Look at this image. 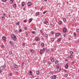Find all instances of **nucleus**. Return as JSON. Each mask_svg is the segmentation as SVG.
I'll return each instance as SVG.
<instances>
[{
	"mask_svg": "<svg viewBox=\"0 0 79 79\" xmlns=\"http://www.w3.org/2000/svg\"><path fill=\"white\" fill-rule=\"evenodd\" d=\"M12 38L14 41L16 40V36L15 35L12 34L11 35Z\"/></svg>",
	"mask_w": 79,
	"mask_h": 79,
	"instance_id": "f257e3e1",
	"label": "nucleus"
},
{
	"mask_svg": "<svg viewBox=\"0 0 79 79\" xmlns=\"http://www.w3.org/2000/svg\"><path fill=\"white\" fill-rule=\"evenodd\" d=\"M45 52V48H43L40 50V54H43V52Z\"/></svg>",
	"mask_w": 79,
	"mask_h": 79,
	"instance_id": "f03ea898",
	"label": "nucleus"
},
{
	"mask_svg": "<svg viewBox=\"0 0 79 79\" xmlns=\"http://www.w3.org/2000/svg\"><path fill=\"white\" fill-rule=\"evenodd\" d=\"M5 67H6V65L5 64H4L3 65L1 66L0 67V70H3V68H5Z\"/></svg>",
	"mask_w": 79,
	"mask_h": 79,
	"instance_id": "7ed1b4c3",
	"label": "nucleus"
},
{
	"mask_svg": "<svg viewBox=\"0 0 79 79\" xmlns=\"http://www.w3.org/2000/svg\"><path fill=\"white\" fill-rule=\"evenodd\" d=\"M27 5L28 6H31L32 5V3L31 2H28Z\"/></svg>",
	"mask_w": 79,
	"mask_h": 79,
	"instance_id": "20e7f679",
	"label": "nucleus"
},
{
	"mask_svg": "<svg viewBox=\"0 0 79 79\" xmlns=\"http://www.w3.org/2000/svg\"><path fill=\"white\" fill-rule=\"evenodd\" d=\"M61 35V33H57L56 34V37H57V36H59V35Z\"/></svg>",
	"mask_w": 79,
	"mask_h": 79,
	"instance_id": "39448f33",
	"label": "nucleus"
},
{
	"mask_svg": "<svg viewBox=\"0 0 79 79\" xmlns=\"http://www.w3.org/2000/svg\"><path fill=\"white\" fill-rule=\"evenodd\" d=\"M63 32H66V31H67V30H66V28L64 27L63 28Z\"/></svg>",
	"mask_w": 79,
	"mask_h": 79,
	"instance_id": "423d86ee",
	"label": "nucleus"
},
{
	"mask_svg": "<svg viewBox=\"0 0 79 79\" xmlns=\"http://www.w3.org/2000/svg\"><path fill=\"white\" fill-rule=\"evenodd\" d=\"M35 40H36V41L39 40V37H38L37 36H36L35 37Z\"/></svg>",
	"mask_w": 79,
	"mask_h": 79,
	"instance_id": "0eeeda50",
	"label": "nucleus"
},
{
	"mask_svg": "<svg viewBox=\"0 0 79 79\" xmlns=\"http://www.w3.org/2000/svg\"><path fill=\"white\" fill-rule=\"evenodd\" d=\"M56 78V76L55 75H54L52 77V79H55Z\"/></svg>",
	"mask_w": 79,
	"mask_h": 79,
	"instance_id": "6e6552de",
	"label": "nucleus"
},
{
	"mask_svg": "<svg viewBox=\"0 0 79 79\" xmlns=\"http://www.w3.org/2000/svg\"><path fill=\"white\" fill-rule=\"evenodd\" d=\"M2 39L3 40H5H5H6V37H5V36L2 37Z\"/></svg>",
	"mask_w": 79,
	"mask_h": 79,
	"instance_id": "1a4fd4ad",
	"label": "nucleus"
},
{
	"mask_svg": "<svg viewBox=\"0 0 79 79\" xmlns=\"http://www.w3.org/2000/svg\"><path fill=\"white\" fill-rule=\"evenodd\" d=\"M61 67H60V68L58 69L57 70L58 71V72H60V71H61Z\"/></svg>",
	"mask_w": 79,
	"mask_h": 79,
	"instance_id": "9d476101",
	"label": "nucleus"
},
{
	"mask_svg": "<svg viewBox=\"0 0 79 79\" xmlns=\"http://www.w3.org/2000/svg\"><path fill=\"white\" fill-rule=\"evenodd\" d=\"M51 60L52 62H54V61H55V60L54 59L52 58H51Z\"/></svg>",
	"mask_w": 79,
	"mask_h": 79,
	"instance_id": "9b49d317",
	"label": "nucleus"
},
{
	"mask_svg": "<svg viewBox=\"0 0 79 79\" xmlns=\"http://www.w3.org/2000/svg\"><path fill=\"white\" fill-rule=\"evenodd\" d=\"M29 23H31L32 22V18H31V19H29Z\"/></svg>",
	"mask_w": 79,
	"mask_h": 79,
	"instance_id": "f8f14e48",
	"label": "nucleus"
},
{
	"mask_svg": "<svg viewBox=\"0 0 79 79\" xmlns=\"http://www.w3.org/2000/svg\"><path fill=\"white\" fill-rule=\"evenodd\" d=\"M14 2V0H11L10 1V4H11V3H13V2Z\"/></svg>",
	"mask_w": 79,
	"mask_h": 79,
	"instance_id": "ddd939ff",
	"label": "nucleus"
},
{
	"mask_svg": "<svg viewBox=\"0 0 79 79\" xmlns=\"http://www.w3.org/2000/svg\"><path fill=\"white\" fill-rule=\"evenodd\" d=\"M29 74L30 75H32V71H30L29 73Z\"/></svg>",
	"mask_w": 79,
	"mask_h": 79,
	"instance_id": "4468645a",
	"label": "nucleus"
},
{
	"mask_svg": "<svg viewBox=\"0 0 79 79\" xmlns=\"http://www.w3.org/2000/svg\"><path fill=\"white\" fill-rule=\"evenodd\" d=\"M22 6H24V2H22Z\"/></svg>",
	"mask_w": 79,
	"mask_h": 79,
	"instance_id": "2eb2a0df",
	"label": "nucleus"
},
{
	"mask_svg": "<svg viewBox=\"0 0 79 79\" xmlns=\"http://www.w3.org/2000/svg\"><path fill=\"white\" fill-rule=\"evenodd\" d=\"M39 73H40L39 71L37 70L36 72V74H37V75H38V74H39Z\"/></svg>",
	"mask_w": 79,
	"mask_h": 79,
	"instance_id": "dca6fc26",
	"label": "nucleus"
},
{
	"mask_svg": "<svg viewBox=\"0 0 79 79\" xmlns=\"http://www.w3.org/2000/svg\"><path fill=\"white\" fill-rule=\"evenodd\" d=\"M61 40V38H60L58 40H57V42H58L60 41Z\"/></svg>",
	"mask_w": 79,
	"mask_h": 79,
	"instance_id": "f3484780",
	"label": "nucleus"
},
{
	"mask_svg": "<svg viewBox=\"0 0 79 79\" xmlns=\"http://www.w3.org/2000/svg\"><path fill=\"white\" fill-rule=\"evenodd\" d=\"M14 67H15V68H18V66L16 64H14Z\"/></svg>",
	"mask_w": 79,
	"mask_h": 79,
	"instance_id": "a211bd4d",
	"label": "nucleus"
},
{
	"mask_svg": "<svg viewBox=\"0 0 79 79\" xmlns=\"http://www.w3.org/2000/svg\"><path fill=\"white\" fill-rule=\"evenodd\" d=\"M45 24H47V25H48V22L47 21V22H44Z\"/></svg>",
	"mask_w": 79,
	"mask_h": 79,
	"instance_id": "6ab92c4d",
	"label": "nucleus"
},
{
	"mask_svg": "<svg viewBox=\"0 0 79 79\" xmlns=\"http://www.w3.org/2000/svg\"><path fill=\"white\" fill-rule=\"evenodd\" d=\"M62 23V22H61V21H59L58 22V23L59 24H61Z\"/></svg>",
	"mask_w": 79,
	"mask_h": 79,
	"instance_id": "aec40b11",
	"label": "nucleus"
},
{
	"mask_svg": "<svg viewBox=\"0 0 79 79\" xmlns=\"http://www.w3.org/2000/svg\"><path fill=\"white\" fill-rule=\"evenodd\" d=\"M10 43L11 45H13V43H12L11 41H10Z\"/></svg>",
	"mask_w": 79,
	"mask_h": 79,
	"instance_id": "412c9836",
	"label": "nucleus"
},
{
	"mask_svg": "<svg viewBox=\"0 0 79 79\" xmlns=\"http://www.w3.org/2000/svg\"><path fill=\"white\" fill-rule=\"evenodd\" d=\"M56 68H58H58H60V67H59V64H58L57 65Z\"/></svg>",
	"mask_w": 79,
	"mask_h": 79,
	"instance_id": "4be33fe9",
	"label": "nucleus"
},
{
	"mask_svg": "<svg viewBox=\"0 0 79 79\" xmlns=\"http://www.w3.org/2000/svg\"><path fill=\"white\" fill-rule=\"evenodd\" d=\"M65 68L66 69H67L68 68V65L66 64L65 65Z\"/></svg>",
	"mask_w": 79,
	"mask_h": 79,
	"instance_id": "5701e85b",
	"label": "nucleus"
},
{
	"mask_svg": "<svg viewBox=\"0 0 79 79\" xmlns=\"http://www.w3.org/2000/svg\"><path fill=\"white\" fill-rule=\"evenodd\" d=\"M13 7L14 8H16V4H15L14 5Z\"/></svg>",
	"mask_w": 79,
	"mask_h": 79,
	"instance_id": "b1692460",
	"label": "nucleus"
},
{
	"mask_svg": "<svg viewBox=\"0 0 79 79\" xmlns=\"http://www.w3.org/2000/svg\"><path fill=\"white\" fill-rule=\"evenodd\" d=\"M2 1L3 2H6L7 1V0H2Z\"/></svg>",
	"mask_w": 79,
	"mask_h": 79,
	"instance_id": "393cba45",
	"label": "nucleus"
},
{
	"mask_svg": "<svg viewBox=\"0 0 79 79\" xmlns=\"http://www.w3.org/2000/svg\"><path fill=\"white\" fill-rule=\"evenodd\" d=\"M68 74H65V77H68Z\"/></svg>",
	"mask_w": 79,
	"mask_h": 79,
	"instance_id": "a878e982",
	"label": "nucleus"
},
{
	"mask_svg": "<svg viewBox=\"0 0 79 79\" xmlns=\"http://www.w3.org/2000/svg\"><path fill=\"white\" fill-rule=\"evenodd\" d=\"M70 57L71 58H73V55L71 54L70 55Z\"/></svg>",
	"mask_w": 79,
	"mask_h": 79,
	"instance_id": "bb28decb",
	"label": "nucleus"
},
{
	"mask_svg": "<svg viewBox=\"0 0 79 79\" xmlns=\"http://www.w3.org/2000/svg\"><path fill=\"white\" fill-rule=\"evenodd\" d=\"M41 45L42 47H44V44L43 43H42L41 44Z\"/></svg>",
	"mask_w": 79,
	"mask_h": 79,
	"instance_id": "cd10ccee",
	"label": "nucleus"
},
{
	"mask_svg": "<svg viewBox=\"0 0 79 79\" xmlns=\"http://www.w3.org/2000/svg\"><path fill=\"white\" fill-rule=\"evenodd\" d=\"M63 20H64V22H66V19L65 18H64Z\"/></svg>",
	"mask_w": 79,
	"mask_h": 79,
	"instance_id": "c85d7f7f",
	"label": "nucleus"
},
{
	"mask_svg": "<svg viewBox=\"0 0 79 79\" xmlns=\"http://www.w3.org/2000/svg\"><path fill=\"white\" fill-rule=\"evenodd\" d=\"M58 60H56L55 62V64H57V63H58Z\"/></svg>",
	"mask_w": 79,
	"mask_h": 79,
	"instance_id": "c756f323",
	"label": "nucleus"
},
{
	"mask_svg": "<svg viewBox=\"0 0 79 79\" xmlns=\"http://www.w3.org/2000/svg\"><path fill=\"white\" fill-rule=\"evenodd\" d=\"M39 12H36V16H39Z\"/></svg>",
	"mask_w": 79,
	"mask_h": 79,
	"instance_id": "7c9ffc66",
	"label": "nucleus"
},
{
	"mask_svg": "<svg viewBox=\"0 0 79 79\" xmlns=\"http://www.w3.org/2000/svg\"><path fill=\"white\" fill-rule=\"evenodd\" d=\"M2 20H4V19H5V17H4V16H3L2 17Z\"/></svg>",
	"mask_w": 79,
	"mask_h": 79,
	"instance_id": "2f4dec72",
	"label": "nucleus"
},
{
	"mask_svg": "<svg viewBox=\"0 0 79 79\" xmlns=\"http://www.w3.org/2000/svg\"><path fill=\"white\" fill-rule=\"evenodd\" d=\"M9 53L10 55H11L12 54V52L11 51H10Z\"/></svg>",
	"mask_w": 79,
	"mask_h": 79,
	"instance_id": "473e14b6",
	"label": "nucleus"
},
{
	"mask_svg": "<svg viewBox=\"0 0 79 79\" xmlns=\"http://www.w3.org/2000/svg\"><path fill=\"white\" fill-rule=\"evenodd\" d=\"M32 53H34V50H31Z\"/></svg>",
	"mask_w": 79,
	"mask_h": 79,
	"instance_id": "72a5a7b5",
	"label": "nucleus"
},
{
	"mask_svg": "<svg viewBox=\"0 0 79 79\" xmlns=\"http://www.w3.org/2000/svg\"><path fill=\"white\" fill-rule=\"evenodd\" d=\"M50 73L51 74H53V71H51Z\"/></svg>",
	"mask_w": 79,
	"mask_h": 79,
	"instance_id": "f704fd0d",
	"label": "nucleus"
},
{
	"mask_svg": "<svg viewBox=\"0 0 79 79\" xmlns=\"http://www.w3.org/2000/svg\"><path fill=\"white\" fill-rule=\"evenodd\" d=\"M15 32H16V33H18V31L17 30H15Z\"/></svg>",
	"mask_w": 79,
	"mask_h": 79,
	"instance_id": "c9c22d12",
	"label": "nucleus"
},
{
	"mask_svg": "<svg viewBox=\"0 0 79 79\" xmlns=\"http://www.w3.org/2000/svg\"><path fill=\"white\" fill-rule=\"evenodd\" d=\"M24 62H23L22 63V66H24Z\"/></svg>",
	"mask_w": 79,
	"mask_h": 79,
	"instance_id": "e433bc0d",
	"label": "nucleus"
},
{
	"mask_svg": "<svg viewBox=\"0 0 79 79\" xmlns=\"http://www.w3.org/2000/svg\"><path fill=\"white\" fill-rule=\"evenodd\" d=\"M70 54L71 55H72V54H73V52L70 51Z\"/></svg>",
	"mask_w": 79,
	"mask_h": 79,
	"instance_id": "4c0bfd02",
	"label": "nucleus"
},
{
	"mask_svg": "<svg viewBox=\"0 0 79 79\" xmlns=\"http://www.w3.org/2000/svg\"><path fill=\"white\" fill-rule=\"evenodd\" d=\"M32 34H35V33L34 31H33L32 32Z\"/></svg>",
	"mask_w": 79,
	"mask_h": 79,
	"instance_id": "58836bf2",
	"label": "nucleus"
},
{
	"mask_svg": "<svg viewBox=\"0 0 79 79\" xmlns=\"http://www.w3.org/2000/svg\"><path fill=\"white\" fill-rule=\"evenodd\" d=\"M73 35H75V36L76 37V33H74L73 34Z\"/></svg>",
	"mask_w": 79,
	"mask_h": 79,
	"instance_id": "ea45409f",
	"label": "nucleus"
},
{
	"mask_svg": "<svg viewBox=\"0 0 79 79\" xmlns=\"http://www.w3.org/2000/svg\"><path fill=\"white\" fill-rule=\"evenodd\" d=\"M46 13H47V11H45V12H43V14L44 15V14H45Z\"/></svg>",
	"mask_w": 79,
	"mask_h": 79,
	"instance_id": "a19ab883",
	"label": "nucleus"
},
{
	"mask_svg": "<svg viewBox=\"0 0 79 79\" xmlns=\"http://www.w3.org/2000/svg\"><path fill=\"white\" fill-rule=\"evenodd\" d=\"M77 31L78 32H79V29H77Z\"/></svg>",
	"mask_w": 79,
	"mask_h": 79,
	"instance_id": "79ce46f5",
	"label": "nucleus"
},
{
	"mask_svg": "<svg viewBox=\"0 0 79 79\" xmlns=\"http://www.w3.org/2000/svg\"><path fill=\"white\" fill-rule=\"evenodd\" d=\"M48 64H49V65H50V64H51V63H50V62H48Z\"/></svg>",
	"mask_w": 79,
	"mask_h": 79,
	"instance_id": "37998d69",
	"label": "nucleus"
},
{
	"mask_svg": "<svg viewBox=\"0 0 79 79\" xmlns=\"http://www.w3.org/2000/svg\"><path fill=\"white\" fill-rule=\"evenodd\" d=\"M45 37H48V35H47V34H46L45 35Z\"/></svg>",
	"mask_w": 79,
	"mask_h": 79,
	"instance_id": "c03bdc74",
	"label": "nucleus"
},
{
	"mask_svg": "<svg viewBox=\"0 0 79 79\" xmlns=\"http://www.w3.org/2000/svg\"><path fill=\"white\" fill-rule=\"evenodd\" d=\"M74 64V62H72V64H71L72 65H73V64Z\"/></svg>",
	"mask_w": 79,
	"mask_h": 79,
	"instance_id": "a18cd8bd",
	"label": "nucleus"
},
{
	"mask_svg": "<svg viewBox=\"0 0 79 79\" xmlns=\"http://www.w3.org/2000/svg\"><path fill=\"white\" fill-rule=\"evenodd\" d=\"M16 24L17 25H19V22L17 23Z\"/></svg>",
	"mask_w": 79,
	"mask_h": 79,
	"instance_id": "49530a36",
	"label": "nucleus"
},
{
	"mask_svg": "<svg viewBox=\"0 0 79 79\" xmlns=\"http://www.w3.org/2000/svg\"><path fill=\"white\" fill-rule=\"evenodd\" d=\"M19 32H22V30H21V29H20L19 30Z\"/></svg>",
	"mask_w": 79,
	"mask_h": 79,
	"instance_id": "de8ad7c7",
	"label": "nucleus"
},
{
	"mask_svg": "<svg viewBox=\"0 0 79 79\" xmlns=\"http://www.w3.org/2000/svg\"><path fill=\"white\" fill-rule=\"evenodd\" d=\"M10 76H12V75H13V74L11 73H10Z\"/></svg>",
	"mask_w": 79,
	"mask_h": 79,
	"instance_id": "09e8293b",
	"label": "nucleus"
},
{
	"mask_svg": "<svg viewBox=\"0 0 79 79\" xmlns=\"http://www.w3.org/2000/svg\"><path fill=\"white\" fill-rule=\"evenodd\" d=\"M1 47L3 48L4 47V45H1Z\"/></svg>",
	"mask_w": 79,
	"mask_h": 79,
	"instance_id": "8fccbe9b",
	"label": "nucleus"
},
{
	"mask_svg": "<svg viewBox=\"0 0 79 79\" xmlns=\"http://www.w3.org/2000/svg\"><path fill=\"white\" fill-rule=\"evenodd\" d=\"M23 22H24V23H26V20H23Z\"/></svg>",
	"mask_w": 79,
	"mask_h": 79,
	"instance_id": "3c124183",
	"label": "nucleus"
},
{
	"mask_svg": "<svg viewBox=\"0 0 79 79\" xmlns=\"http://www.w3.org/2000/svg\"><path fill=\"white\" fill-rule=\"evenodd\" d=\"M53 33H54L52 31L51 34H53Z\"/></svg>",
	"mask_w": 79,
	"mask_h": 79,
	"instance_id": "603ef678",
	"label": "nucleus"
},
{
	"mask_svg": "<svg viewBox=\"0 0 79 79\" xmlns=\"http://www.w3.org/2000/svg\"><path fill=\"white\" fill-rule=\"evenodd\" d=\"M52 42H53L54 41V38L52 39Z\"/></svg>",
	"mask_w": 79,
	"mask_h": 79,
	"instance_id": "864d4df0",
	"label": "nucleus"
},
{
	"mask_svg": "<svg viewBox=\"0 0 79 79\" xmlns=\"http://www.w3.org/2000/svg\"><path fill=\"white\" fill-rule=\"evenodd\" d=\"M40 33H42V30H40Z\"/></svg>",
	"mask_w": 79,
	"mask_h": 79,
	"instance_id": "5fc2aeb1",
	"label": "nucleus"
},
{
	"mask_svg": "<svg viewBox=\"0 0 79 79\" xmlns=\"http://www.w3.org/2000/svg\"><path fill=\"white\" fill-rule=\"evenodd\" d=\"M48 51H49V50H48V49H47L46 50V52H48Z\"/></svg>",
	"mask_w": 79,
	"mask_h": 79,
	"instance_id": "6e6d98bb",
	"label": "nucleus"
},
{
	"mask_svg": "<svg viewBox=\"0 0 79 79\" xmlns=\"http://www.w3.org/2000/svg\"><path fill=\"white\" fill-rule=\"evenodd\" d=\"M3 15H4V16H6V14H5V13H3Z\"/></svg>",
	"mask_w": 79,
	"mask_h": 79,
	"instance_id": "4d7b16f0",
	"label": "nucleus"
},
{
	"mask_svg": "<svg viewBox=\"0 0 79 79\" xmlns=\"http://www.w3.org/2000/svg\"><path fill=\"white\" fill-rule=\"evenodd\" d=\"M23 46H24V45H25V44L23 43Z\"/></svg>",
	"mask_w": 79,
	"mask_h": 79,
	"instance_id": "13d9d810",
	"label": "nucleus"
},
{
	"mask_svg": "<svg viewBox=\"0 0 79 79\" xmlns=\"http://www.w3.org/2000/svg\"><path fill=\"white\" fill-rule=\"evenodd\" d=\"M25 30H26L27 29V27H25Z\"/></svg>",
	"mask_w": 79,
	"mask_h": 79,
	"instance_id": "bf43d9fd",
	"label": "nucleus"
},
{
	"mask_svg": "<svg viewBox=\"0 0 79 79\" xmlns=\"http://www.w3.org/2000/svg\"><path fill=\"white\" fill-rule=\"evenodd\" d=\"M68 39L69 40H71V38H70V37H69Z\"/></svg>",
	"mask_w": 79,
	"mask_h": 79,
	"instance_id": "052dcab7",
	"label": "nucleus"
},
{
	"mask_svg": "<svg viewBox=\"0 0 79 79\" xmlns=\"http://www.w3.org/2000/svg\"><path fill=\"white\" fill-rule=\"evenodd\" d=\"M27 34H28L27 32H26V35H27Z\"/></svg>",
	"mask_w": 79,
	"mask_h": 79,
	"instance_id": "680f3d73",
	"label": "nucleus"
},
{
	"mask_svg": "<svg viewBox=\"0 0 79 79\" xmlns=\"http://www.w3.org/2000/svg\"><path fill=\"white\" fill-rule=\"evenodd\" d=\"M34 29H35V30H36V29H37V28H36V27H34Z\"/></svg>",
	"mask_w": 79,
	"mask_h": 79,
	"instance_id": "e2e57ef3",
	"label": "nucleus"
},
{
	"mask_svg": "<svg viewBox=\"0 0 79 79\" xmlns=\"http://www.w3.org/2000/svg\"><path fill=\"white\" fill-rule=\"evenodd\" d=\"M64 37H66V34H64Z\"/></svg>",
	"mask_w": 79,
	"mask_h": 79,
	"instance_id": "0e129e2a",
	"label": "nucleus"
},
{
	"mask_svg": "<svg viewBox=\"0 0 79 79\" xmlns=\"http://www.w3.org/2000/svg\"><path fill=\"white\" fill-rule=\"evenodd\" d=\"M68 59H66L65 60V61H68Z\"/></svg>",
	"mask_w": 79,
	"mask_h": 79,
	"instance_id": "69168bd1",
	"label": "nucleus"
},
{
	"mask_svg": "<svg viewBox=\"0 0 79 79\" xmlns=\"http://www.w3.org/2000/svg\"><path fill=\"white\" fill-rule=\"evenodd\" d=\"M51 51H52V52H53V49H51Z\"/></svg>",
	"mask_w": 79,
	"mask_h": 79,
	"instance_id": "338daca9",
	"label": "nucleus"
},
{
	"mask_svg": "<svg viewBox=\"0 0 79 79\" xmlns=\"http://www.w3.org/2000/svg\"><path fill=\"white\" fill-rule=\"evenodd\" d=\"M64 72H66V71H66V70L65 69H64Z\"/></svg>",
	"mask_w": 79,
	"mask_h": 79,
	"instance_id": "774afa93",
	"label": "nucleus"
}]
</instances>
